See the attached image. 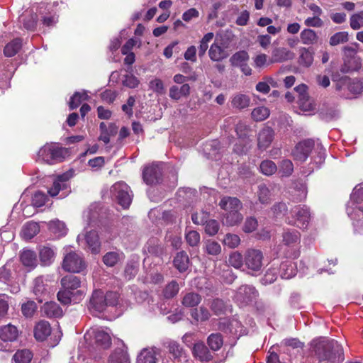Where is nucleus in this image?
Listing matches in <instances>:
<instances>
[{"mask_svg":"<svg viewBox=\"0 0 363 363\" xmlns=\"http://www.w3.org/2000/svg\"><path fill=\"white\" fill-rule=\"evenodd\" d=\"M311 347L319 363H342L345 359L342 346L335 340L320 337L312 341Z\"/></svg>","mask_w":363,"mask_h":363,"instance_id":"f257e3e1","label":"nucleus"},{"mask_svg":"<svg viewBox=\"0 0 363 363\" xmlns=\"http://www.w3.org/2000/svg\"><path fill=\"white\" fill-rule=\"evenodd\" d=\"M218 206L222 210V222L224 225L235 226L242 222L243 216L240 211L242 208V203L238 198L223 196Z\"/></svg>","mask_w":363,"mask_h":363,"instance_id":"f03ea898","label":"nucleus"},{"mask_svg":"<svg viewBox=\"0 0 363 363\" xmlns=\"http://www.w3.org/2000/svg\"><path fill=\"white\" fill-rule=\"evenodd\" d=\"M119 295L116 292L108 291L106 294L101 290L93 291L90 298L88 308L94 315H99L104 312L107 306L118 304Z\"/></svg>","mask_w":363,"mask_h":363,"instance_id":"7ed1b4c3","label":"nucleus"},{"mask_svg":"<svg viewBox=\"0 0 363 363\" xmlns=\"http://www.w3.org/2000/svg\"><path fill=\"white\" fill-rule=\"evenodd\" d=\"M290 216L286 218V222L299 228L306 229L311 220V209L306 205H296L291 208Z\"/></svg>","mask_w":363,"mask_h":363,"instance_id":"20e7f679","label":"nucleus"},{"mask_svg":"<svg viewBox=\"0 0 363 363\" xmlns=\"http://www.w3.org/2000/svg\"><path fill=\"white\" fill-rule=\"evenodd\" d=\"M66 153L65 148L54 143H47L39 150L37 160L52 164L62 162Z\"/></svg>","mask_w":363,"mask_h":363,"instance_id":"39448f33","label":"nucleus"},{"mask_svg":"<svg viewBox=\"0 0 363 363\" xmlns=\"http://www.w3.org/2000/svg\"><path fill=\"white\" fill-rule=\"evenodd\" d=\"M259 297V292L251 284H243L237 289L233 299L240 307H245L255 303Z\"/></svg>","mask_w":363,"mask_h":363,"instance_id":"423d86ee","label":"nucleus"},{"mask_svg":"<svg viewBox=\"0 0 363 363\" xmlns=\"http://www.w3.org/2000/svg\"><path fill=\"white\" fill-rule=\"evenodd\" d=\"M263 254L259 250L250 249L246 251L244 264L247 269V273L251 275L260 274L262 269Z\"/></svg>","mask_w":363,"mask_h":363,"instance_id":"0eeeda50","label":"nucleus"},{"mask_svg":"<svg viewBox=\"0 0 363 363\" xmlns=\"http://www.w3.org/2000/svg\"><path fill=\"white\" fill-rule=\"evenodd\" d=\"M86 267V264L81 254L71 251L65 255L62 262L64 270L72 273H80Z\"/></svg>","mask_w":363,"mask_h":363,"instance_id":"6e6552de","label":"nucleus"},{"mask_svg":"<svg viewBox=\"0 0 363 363\" xmlns=\"http://www.w3.org/2000/svg\"><path fill=\"white\" fill-rule=\"evenodd\" d=\"M86 340H90L91 344L99 350H106L111 345L109 334L99 328H93L84 335Z\"/></svg>","mask_w":363,"mask_h":363,"instance_id":"1a4fd4ad","label":"nucleus"},{"mask_svg":"<svg viewBox=\"0 0 363 363\" xmlns=\"http://www.w3.org/2000/svg\"><path fill=\"white\" fill-rule=\"evenodd\" d=\"M111 192L123 208L129 207L132 202L133 194L128 185L123 182H117L111 186Z\"/></svg>","mask_w":363,"mask_h":363,"instance_id":"9d476101","label":"nucleus"},{"mask_svg":"<svg viewBox=\"0 0 363 363\" xmlns=\"http://www.w3.org/2000/svg\"><path fill=\"white\" fill-rule=\"evenodd\" d=\"M33 293L39 303L47 301L52 293V287L48 284V279L44 276L36 277L33 282Z\"/></svg>","mask_w":363,"mask_h":363,"instance_id":"9b49d317","label":"nucleus"},{"mask_svg":"<svg viewBox=\"0 0 363 363\" xmlns=\"http://www.w3.org/2000/svg\"><path fill=\"white\" fill-rule=\"evenodd\" d=\"M18 331L16 326L8 324L0 328V351L10 350L9 342L16 340Z\"/></svg>","mask_w":363,"mask_h":363,"instance_id":"f8f14e48","label":"nucleus"},{"mask_svg":"<svg viewBox=\"0 0 363 363\" xmlns=\"http://www.w3.org/2000/svg\"><path fill=\"white\" fill-rule=\"evenodd\" d=\"M315 145L313 139H306L299 142L292 151L294 159L303 162L308 157Z\"/></svg>","mask_w":363,"mask_h":363,"instance_id":"ddd939ff","label":"nucleus"},{"mask_svg":"<svg viewBox=\"0 0 363 363\" xmlns=\"http://www.w3.org/2000/svg\"><path fill=\"white\" fill-rule=\"evenodd\" d=\"M162 179V169L159 164H152L143 171V179L147 185L159 184Z\"/></svg>","mask_w":363,"mask_h":363,"instance_id":"4468645a","label":"nucleus"},{"mask_svg":"<svg viewBox=\"0 0 363 363\" xmlns=\"http://www.w3.org/2000/svg\"><path fill=\"white\" fill-rule=\"evenodd\" d=\"M219 328L225 333H228L234 335L240 336L245 333L244 327L242 325L240 321L236 318L220 322Z\"/></svg>","mask_w":363,"mask_h":363,"instance_id":"2eb2a0df","label":"nucleus"},{"mask_svg":"<svg viewBox=\"0 0 363 363\" xmlns=\"http://www.w3.org/2000/svg\"><path fill=\"white\" fill-rule=\"evenodd\" d=\"M274 130L269 128L266 127L261 130L257 137V147L261 150H267L272 144L274 140Z\"/></svg>","mask_w":363,"mask_h":363,"instance_id":"dca6fc26","label":"nucleus"},{"mask_svg":"<svg viewBox=\"0 0 363 363\" xmlns=\"http://www.w3.org/2000/svg\"><path fill=\"white\" fill-rule=\"evenodd\" d=\"M301 233L296 229L286 228L282 233V243L289 247H294L300 243Z\"/></svg>","mask_w":363,"mask_h":363,"instance_id":"f3484780","label":"nucleus"},{"mask_svg":"<svg viewBox=\"0 0 363 363\" xmlns=\"http://www.w3.org/2000/svg\"><path fill=\"white\" fill-rule=\"evenodd\" d=\"M192 353L201 362H208L213 359V355L203 342L194 344Z\"/></svg>","mask_w":363,"mask_h":363,"instance_id":"a211bd4d","label":"nucleus"},{"mask_svg":"<svg viewBox=\"0 0 363 363\" xmlns=\"http://www.w3.org/2000/svg\"><path fill=\"white\" fill-rule=\"evenodd\" d=\"M84 240L87 247L92 254H98L101 250V242L96 231L91 230L84 235Z\"/></svg>","mask_w":363,"mask_h":363,"instance_id":"6ab92c4d","label":"nucleus"},{"mask_svg":"<svg viewBox=\"0 0 363 363\" xmlns=\"http://www.w3.org/2000/svg\"><path fill=\"white\" fill-rule=\"evenodd\" d=\"M41 313L48 318H60L63 315L61 307L54 301H46L41 308Z\"/></svg>","mask_w":363,"mask_h":363,"instance_id":"aec40b11","label":"nucleus"},{"mask_svg":"<svg viewBox=\"0 0 363 363\" xmlns=\"http://www.w3.org/2000/svg\"><path fill=\"white\" fill-rule=\"evenodd\" d=\"M279 274L281 279H289L294 277L297 272L296 264L291 260L283 262L280 264Z\"/></svg>","mask_w":363,"mask_h":363,"instance_id":"412c9836","label":"nucleus"},{"mask_svg":"<svg viewBox=\"0 0 363 363\" xmlns=\"http://www.w3.org/2000/svg\"><path fill=\"white\" fill-rule=\"evenodd\" d=\"M68 179L69 177L67 174L59 175L54 181L52 186L48 189V194L53 197L57 196L60 191L67 189V182Z\"/></svg>","mask_w":363,"mask_h":363,"instance_id":"4be33fe9","label":"nucleus"},{"mask_svg":"<svg viewBox=\"0 0 363 363\" xmlns=\"http://www.w3.org/2000/svg\"><path fill=\"white\" fill-rule=\"evenodd\" d=\"M190 86L184 84L181 86L173 85L169 88V96L175 101H179L182 97H188L190 94Z\"/></svg>","mask_w":363,"mask_h":363,"instance_id":"5701e85b","label":"nucleus"},{"mask_svg":"<svg viewBox=\"0 0 363 363\" xmlns=\"http://www.w3.org/2000/svg\"><path fill=\"white\" fill-rule=\"evenodd\" d=\"M51 333L50 323L45 320L38 322L34 328V336L36 340L43 341Z\"/></svg>","mask_w":363,"mask_h":363,"instance_id":"b1692460","label":"nucleus"},{"mask_svg":"<svg viewBox=\"0 0 363 363\" xmlns=\"http://www.w3.org/2000/svg\"><path fill=\"white\" fill-rule=\"evenodd\" d=\"M250 97L242 93L235 94L231 98L232 106L239 110L247 108L250 104Z\"/></svg>","mask_w":363,"mask_h":363,"instance_id":"393cba45","label":"nucleus"},{"mask_svg":"<svg viewBox=\"0 0 363 363\" xmlns=\"http://www.w3.org/2000/svg\"><path fill=\"white\" fill-rule=\"evenodd\" d=\"M294 57V53L284 48H275L272 52V62H282Z\"/></svg>","mask_w":363,"mask_h":363,"instance_id":"a878e982","label":"nucleus"},{"mask_svg":"<svg viewBox=\"0 0 363 363\" xmlns=\"http://www.w3.org/2000/svg\"><path fill=\"white\" fill-rule=\"evenodd\" d=\"M174 265L180 272L187 270L189 266V258L184 251L179 252L174 258Z\"/></svg>","mask_w":363,"mask_h":363,"instance_id":"bb28decb","label":"nucleus"},{"mask_svg":"<svg viewBox=\"0 0 363 363\" xmlns=\"http://www.w3.org/2000/svg\"><path fill=\"white\" fill-rule=\"evenodd\" d=\"M39 257L42 265L49 266L55 260V252L52 248L48 246H43L40 250Z\"/></svg>","mask_w":363,"mask_h":363,"instance_id":"cd10ccee","label":"nucleus"},{"mask_svg":"<svg viewBox=\"0 0 363 363\" xmlns=\"http://www.w3.org/2000/svg\"><path fill=\"white\" fill-rule=\"evenodd\" d=\"M208 55L211 60L219 62L226 58L228 55L227 52L217 43L211 45Z\"/></svg>","mask_w":363,"mask_h":363,"instance_id":"c85d7f7f","label":"nucleus"},{"mask_svg":"<svg viewBox=\"0 0 363 363\" xmlns=\"http://www.w3.org/2000/svg\"><path fill=\"white\" fill-rule=\"evenodd\" d=\"M298 63L305 67H309L313 62V52L312 49L301 48L299 50Z\"/></svg>","mask_w":363,"mask_h":363,"instance_id":"c756f323","label":"nucleus"},{"mask_svg":"<svg viewBox=\"0 0 363 363\" xmlns=\"http://www.w3.org/2000/svg\"><path fill=\"white\" fill-rule=\"evenodd\" d=\"M20 259L25 267L33 269L37 265L36 254L34 251L24 250L21 254Z\"/></svg>","mask_w":363,"mask_h":363,"instance_id":"7c9ffc66","label":"nucleus"},{"mask_svg":"<svg viewBox=\"0 0 363 363\" xmlns=\"http://www.w3.org/2000/svg\"><path fill=\"white\" fill-rule=\"evenodd\" d=\"M61 285L63 289L71 291V290L77 289L80 286L81 280L78 277L69 274L64 277L61 279Z\"/></svg>","mask_w":363,"mask_h":363,"instance_id":"2f4dec72","label":"nucleus"},{"mask_svg":"<svg viewBox=\"0 0 363 363\" xmlns=\"http://www.w3.org/2000/svg\"><path fill=\"white\" fill-rule=\"evenodd\" d=\"M123 252L118 251H111L106 252L103 257L104 264L108 267H114L121 259H123Z\"/></svg>","mask_w":363,"mask_h":363,"instance_id":"473e14b6","label":"nucleus"},{"mask_svg":"<svg viewBox=\"0 0 363 363\" xmlns=\"http://www.w3.org/2000/svg\"><path fill=\"white\" fill-rule=\"evenodd\" d=\"M301 41L303 44L311 45L318 42V36L316 32L310 28L303 29L300 33Z\"/></svg>","mask_w":363,"mask_h":363,"instance_id":"72a5a7b5","label":"nucleus"},{"mask_svg":"<svg viewBox=\"0 0 363 363\" xmlns=\"http://www.w3.org/2000/svg\"><path fill=\"white\" fill-rule=\"evenodd\" d=\"M201 296L195 292L186 293L182 301L184 306L187 308H194L197 306L201 301Z\"/></svg>","mask_w":363,"mask_h":363,"instance_id":"f704fd0d","label":"nucleus"},{"mask_svg":"<svg viewBox=\"0 0 363 363\" xmlns=\"http://www.w3.org/2000/svg\"><path fill=\"white\" fill-rule=\"evenodd\" d=\"M164 346L174 359H179L184 355V350L183 347L176 341L168 340L164 343Z\"/></svg>","mask_w":363,"mask_h":363,"instance_id":"c9c22d12","label":"nucleus"},{"mask_svg":"<svg viewBox=\"0 0 363 363\" xmlns=\"http://www.w3.org/2000/svg\"><path fill=\"white\" fill-rule=\"evenodd\" d=\"M108 363H130L129 356L123 349H116L110 355Z\"/></svg>","mask_w":363,"mask_h":363,"instance_id":"e433bc0d","label":"nucleus"},{"mask_svg":"<svg viewBox=\"0 0 363 363\" xmlns=\"http://www.w3.org/2000/svg\"><path fill=\"white\" fill-rule=\"evenodd\" d=\"M33 359V353L27 349L18 350L13 354L12 363H30Z\"/></svg>","mask_w":363,"mask_h":363,"instance_id":"4c0bfd02","label":"nucleus"},{"mask_svg":"<svg viewBox=\"0 0 363 363\" xmlns=\"http://www.w3.org/2000/svg\"><path fill=\"white\" fill-rule=\"evenodd\" d=\"M40 231L39 225L35 222H28L22 229V234L25 239L30 240Z\"/></svg>","mask_w":363,"mask_h":363,"instance_id":"58836bf2","label":"nucleus"},{"mask_svg":"<svg viewBox=\"0 0 363 363\" xmlns=\"http://www.w3.org/2000/svg\"><path fill=\"white\" fill-rule=\"evenodd\" d=\"M157 359L154 350H143L137 358V363H157Z\"/></svg>","mask_w":363,"mask_h":363,"instance_id":"ea45409f","label":"nucleus"},{"mask_svg":"<svg viewBox=\"0 0 363 363\" xmlns=\"http://www.w3.org/2000/svg\"><path fill=\"white\" fill-rule=\"evenodd\" d=\"M22 47V40L16 38L9 43L4 49V53L6 57H13L18 53Z\"/></svg>","mask_w":363,"mask_h":363,"instance_id":"a19ab883","label":"nucleus"},{"mask_svg":"<svg viewBox=\"0 0 363 363\" xmlns=\"http://www.w3.org/2000/svg\"><path fill=\"white\" fill-rule=\"evenodd\" d=\"M190 315L191 317L196 322H205L211 317L210 312L204 306H201L199 308L191 310Z\"/></svg>","mask_w":363,"mask_h":363,"instance_id":"79ce46f5","label":"nucleus"},{"mask_svg":"<svg viewBox=\"0 0 363 363\" xmlns=\"http://www.w3.org/2000/svg\"><path fill=\"white\" fill-rule=\"evenodd\" d=\"M249 60V55L245 50H240L233 54L230 58L232 66L239 67L246 63Z\"/></svg>","mask_w":363,"mask_h":363,"instance_id":"37998d69","label":"nucleus"},{"mask_svg":"<svg viewBox=\"0 0 363 363\" xmlns=\"http://www.w3.org/2000/svg\"><path fill=\"white\" fill-rule=\"evenodd\" d=\"M209 347L213 351L219 350L223 344V337L220 333H212L207 339Z\"/></svg>","mask_w":363,"mask_h":363,"instance_id":"c03bdc74","label":"nucleus"},{"mask_svg":"<svg viewBox=\"0 0 363 363\" xmlns=\"http://www.w3.org/2000/svg\"><path fill=\"white\" fill-rule=\"evenodd\" d=\"M251 148V141L248 138H239L235 144L233 150L238 155H245Z\"/></svg>","mask_w":363,"mask_h":363,"instance_id":"a18cd8bd","label":"nucleus"},{"mask_svg":"<svg viewBox=\"0 0 363 363\" xmlns=\"http://www.w3.org/2000/svg\"><path fill=\"white\" fill-rule=\"evenodd\" d=\"M88 99L89 96L86 91L75 92L69 102V108L72 110L77 108L82 101H86Z\"/></svg>","mask_w":363,"mask_h":363,"instance_id":"49530a36","label":"nucleus"},{"mask_svg":"<svg viewBox=\"0 0 363 363\" xmlns=\"http://www.w3.org/2000/svg\"><path fill=\"white\" fill-rule=\"evenodd\" d=\"M210 307L216 315L225 314L228 311V304L220 298L213 299Z\"/></svg>","mask_w":363,"mask_h":363,"instance_id":"de8ad7c7","label":"nucleus"},{"mask_svg":"<svg viewBox=\"0 0 363 363\" xmlns=\"http://www.w3.org/2000/svg\"><path fill=\"white\" fill-rule=\"evenodd\" d=\"M203 250L209 255L217 256L221 252V246L218 242L208 240L205 242Z\"/></svg>","mask_w":363,"mask_h":363,"instance_id":"09e8293b","label":"nucleus"},{"mask_svg":"<svg viewBox=\"0 0 363 363\" xmlns=\"http://www.w3.org/2000/svg\"><path fill=\"white\" fill-rule=\"evenodd\" d=\"M349 40V33L347 31H340L333 34L329 40L331 46H336L347 43Z\"/></svg>","mask_w":363,"mask_h":363,"instance_id":"8fccbe9b","label":"nucleus"},{"mask_svg":"<svg viewBox=\"0 0 363 363\" xmlns=\"http://www.w3.org/2000/svg\"><path fill=\"white\" fill-rule=\"evenodd\" d=\"M342 80H349L348 83V90L354 94H359L363 91V80L358 79H350L347 77H342Z\"/></svg>","mask_w":363,"mask_h":363,"instance_id":"3c124183","label":"nucleus"},{"mask_svg":"<svg viewBox=\"0 0 363 363\" xmlns=\"http://www.w3.org/2000/svg\"><path fill=\"white\" fill-rule=\"evenodd\" d=\"M261 172L267 176H270L274 174L278 168L277 164L272 160H263L259 165Z\"/></svg>","mask_w":363,"mask_h":363,"instance_id":"603ef678","label":"nucleus"},{"mask_svg":"<svg viewBox=\"0 0 363 363\" xmlns=\"http://www.w3.org/2000/svg\"><path fill=\"white\" fill-rule=\"evenodd\" d=\"M279 172L282 177H289L294 172V164L289 159L282 160L279 164Z\"/></svg>","mask_w":363,"mask_h":363,"instance_id":"864d4df0","label":"nucleus"},{"mask_svg":"<svg viewBox=\"0 0 363 363\" xmlns=\"http://www.w3.org/2000/svg\"><path fill=\"white\" fill-rule=\"evenodd\" d=\"M179 284L175 280L169 282L163 291V295L165 298H172L174 297L179 292Z\"/></svg>","mask_w":363,"mask_h":363,"instance_id":"5fc2aeb1","label":"nucleus"},{"mask_svg":"<svg viewBox=\"0 0 363 363\" xmlns=\"http://www.w3.org/2000/svg\"><path fill=\"white\" fill-rule=\"evenodd\" d=\"M269 116V110L265 106L255 108L252 111V117L256 121H262Z\"/></svg>","mask_w":363,"mask_h":363,"instance_id":"6e6d98bb","label":"nucleus"},{"mask_svg":"<svg viewBox=\"0 0 363 363\" xmlns=\"http://www.w3.org/2000/svg\"><path fill=\"white\" fill-rule=\"evenodd\" d=\"M222 242L224 245L228 247L229 248H235L240 245V238L236 234L227 233L224 236Z\"/></svg>","mask_w":363,"mask_h":363,"instance_id":"4d7b16f0","label":"nucleus"},{"mask_svg":"<svg viewBox=\"0 0 363 363\" xmlns=\"http://www.w3.org/2000/svg\"><path fill=\"white\" fill-rule=\"evenodd\" d=\"M19 21L23 23V27L28 30H33L36 26V16L22 15Z\"/></svg>","mask_w":363,"mask_h":363,"instance_id":"13d9d810","label":"nucleus"},{"mask_svg":"<svg viewBox=\"0 0 363 363\" xmlns=\"http://www.w3.org/2000/svg\"><path fill=\"white\" fill-rule=\"evenodd\" d=\"M278 269L277 267L269 268L260 281L263 285H267L273 283L277 279Z\"/></svg>","mask_w":363,"mask_h":363,"instance_id":"bf43d9fd","label":"nucleus"},{"mask_svg":"<svg viewBox=\"0 0 363 363\" xmlns=\"http://www.w3.org/2000/svg\"><path fill=\"white\" fill-rule=\"evenodd\" d=\"M270 191L265 184H262L258 186L257 196L260 203H268L270 201Z\"/></svg>","mask_w":363,"mask_h":363,"instance_id":"052dcab7","label":"nucleus"},{"mask_svg":"<svg viewBox=\"0 0 363 363\" xmlns=\"http://www.w3.org/2000/svg\"><path fill=\"white\" fill-rule=\"evenodd\" d=\"M350 25L353 30H358L363 27V11L351 16Z\"/></svg>","mask_w":363,"mask_h":363,"instance_id":"680f3d73","label":"nucleus"},{"mask_svg":"<svg viewBox=\"0 0 363 363\" xmlns=\"http://www.w3.org/2000/svg\"><path fill=\"white\" fill-rule=\"evenodd\" d=\"M37 309L36 303L33 301H28L21 306L23 315L26 318H31Z\"/></svg>","mask_w":363,"mask_h":363,"instance_id":"e2e57ef3","label":"nucleus"},{"mask_svg":"<svg viewBox=\"0 0 363 363\" xmlns=\"http://www.w3.org/2000/svg\"><path fill=\"white\" fill-rule=\"evenodd\" d=\"M138 272V264L135 262H129L126 264L124 274L126 279H132Z\"/></svg>","mask_w":363,"mask_h":363,"instance_id":"0e129e2a","label":"nucleus"},{"mask_svg":"<svg viewBox=\"0 0 363 363\" xmlns=\"http://www.w3.org/2000/svg\"><path fill=\"white\" fill-rule=\"evenodd\" d=\"M50 228L52 231L58 236L66 235L67 231L65 224L60 220L52 222L50 225Z\"/></svg>","mask_w":363,"mask_h":363,"instance_id":"69168bd1","label":"nucleus"},{"mask_svg":"<svg viewBox=\"0 0 363 363\" xmlns=\"http://www.w3.org/2000/svg\"><path fill=\"white\" fill-rule=\"evenodd\" d=\"M147 251L151 255L160 256L163 254V247L155 240H150L147 245Z\"/></svg>","mask_w":363,"mask_h":363,"instance_id":"338daca9","label":"nucleus"},{"mask_svg":"<svg viewBox=\"0 0 363 363\" xmlns=\"http://www.w3.org/2000/svg\"><path fill=\"white\" fill-rule=\"evenodd\" d=\"M298 104L301 110L304 111H311L313 108V104L310 100V98L308 95H302L298 96Z\"/></svg>","mask_w":363,"mask_h":363,"instance_id":"774afa93","label":"nucleus"}]
</instances>
